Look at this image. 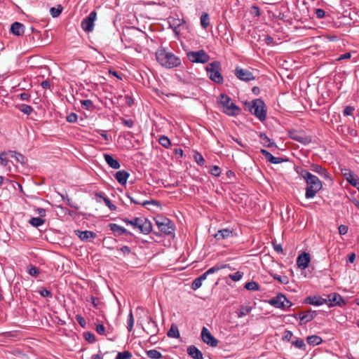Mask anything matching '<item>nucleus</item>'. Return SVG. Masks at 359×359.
Listing matches in <instances>:
<instances>
[{"label":"nucleus","instance_id":"obj_3","mask_svg":"<svg viewBox=\"0 0 359 359\" xmlns=\"http://www.w3.org/2000/svg\"><path fill=\"white\" fill-rule=\"evenodd\" d=\"M245 110H248L250 114L255 116L261 122L266 119L267 109L264 102L260 99H255L251 102L245 101L244 102Z\"/></svg>","mask_w":359,"mask_h":359},{"label":"nucleus","instance_id":"obj_40","mask_svg":"<svg viewBox=\"0 0 359 359\" xmlns=\"http://www.w3.org/2000/svg\"><path fill=\"white\" fill-rule=\"evenodd\" d=\"M147 357L151 359H160L161 358L162 354L156 349H151L146 352Z\"/></svg>","mask_w":359,"mask_h":359},{"label":"nucleus","instance_id":"obj_33","mask_svg":"<svg viewBox=\"0 0 359 359\" xmlns=\"http://www.w3.org/2000/svg\"><path fill=\"white\" fill-rule=\"evenodd\" d=\"M170 26L173 29V32L176 35L180 34V32L177 30L178 27L182 25V23H185L184 20H180V19H175L173 18L172 20V22H169Z\"/></svg>","mask_w":359,"mask_h":359},{"label":"nucleus","instance_id":"obj_62","mask_svg":"<svg viewBox=\"0 0 359 359\" xmlns=\"http://www.w3.org/2000/svg\"><path fill=\"white\" fill-rule=\"evenodd\" d=\"M355 109L353 107H351V106H346L344 109V111H343V114L344 116H351L353 114V111H354Z\"/></svg>","mask_w":359,"mask_h":359},{"label":"nucleus","instance_id":"obj_36","mask_svg":"<svg viewBox=\"0 0 359 359\" xmlns=\"http://www.w3.org/2000/svg\"><path fill=\"white\" fill-rule=\"evenodd\" d=\"M226 267H229V264H216L214 266L210 268L208 270H207L205 273L208 276Z\"/></svg>","mask_w":359,"mask_h":359},{"label":"nucleus","instance_id":"obj_30","mask_svg":"<svg viewBox=\"0 0 359 359\" xmlns=\"http://www.w3.org/2000/svg\"><path fill=\"white\" fill-rule=\"evenodd\" d=\"M95 196L103 198V201L105 203V205L111 210L114 211L116 210V206L113 204L109 198L104 196V194L102 192H96Z\"/></svg>","mask_w":359,"mask_h":359},{"label":"nucleus","instance_id":"obj_52","mask_svg":"<svg viewBox=\"0 0 359 359\" xmlns=\"http://www.w3.org/2000/svg\"><path fill=\"white\" fill-rule=\"evenodd\" d=\"M120 120L121 121L122 124L129 128H132L135 125V121L131 118L126 119L123 117H121Z\"/></svg>","mask_w":359,"mask_h":359},{"label":"nucleus","instance_id":"obj_5","mask_svg":"<svg viewBox=\"0 0 359 359\" xmlns=\"http://www.w3.org/2000/svg\"><path fill=\"white\" fill-rule=\"evenodd\" d=\"M126 224H130L133 229H139L140 232L143 234H149L152 231V224L151 222L144 217H134L132 219L128 218L122 219Z\"/></svg>","mask_w":359,"mask_h":359},{"label":"nucleus","instance_id":"obj_60","mask_svg":"<svg viewBox=\"0 0 359 359\" xmlns=\"http://www.w3.org/2000/svg\"><path fill=\"white\" fill-rule=\"evenodd\" d=\"M202 285V281H201V280L198 278H196L193 282H192V284H191V289L193 290H198L199 287H201V286Z\"/></svg>","mask_w":359,"mask_h":359},{"label":"nucleus","instance_id":"obj_4","mask_svg":"<svg viewBox=\"0 0 359 359\" xmlns=\"http://www.w3.org/2000/svg\"><path fill=\"white\" fill-rule=\"evenodd\" d=\"M217 103L220 107H223L222 111L228 116H236L241 113V109L226 94H220Z\"/></svg>","mask_w":359,"mask_h":359},{"label":"nucleus","instance_id":"obj_63","mask_svg":"<svg viewBox=\"0 0 359 359\" xmlns=\"http://www.w3.org/2000/svg\"><path fill=\"white\" fill-rule=\"evenodd\" d=\"M339 229V233L340 235H345L347 233L348 227L346 225L341 224L338 227Z\"/></svg>","mask_w":359,"mask_h":359},{"label":"nucleus","instance_id":"obj_59","mask_svg":"<svg viewBox=\"0 0 359 359\" xmlns=\"http://www.w3.org/2000/svg\"><path fill=\"white\" fill-rule=\"evenodd\" d=\"M67 121L71 123H76L78 119V116L76 113L72 112L67 116Z\"/></svg>","mask_w":359,"mask_h":359},{"label":"nucleus","instance_id":"obj_25","mask_svg":"<svg viewBox=\"0 0 359 359\" xmlns=\"http://www.w3.org/2000/svg\"><path fill=\"white\" fill-rule=\"evenodd\" d=\"M114 177L120 184L125 185L130 177V173L125 170H118L116 172Z\"/></svg>","mask_w":359,"mask_h":359},{"label":"nucleus","instance_id":"obj_55","mask_svg":"<svg viewBox=\"0 0 359 359\" xmlns=\"http://www.w3.org/2000/svg\"><path fill=\"white\" fill-rule=\"evenodd\" d=\"M243 273L241 271H237L233 274H229V278H231L233 281H238L243 277Z\"/></svg>","mask_w":359,"mask_h":359},{"label":"nucleus","instance_id":"obj_57","mask_svg":"<svg viewBox=\"0 0 359 359\" xmlns=\"http://www.w3.org/2000/svg\"><path fill=\"white\" fill-rule=\"evenodd\" d=\"M348 183L353 186V187L356 188L358 190L359 188V177L357 175H355V176L351 178L350 180H348Z\"/></svg>","mask_w":359,"mask_h":359},{"label":"nucleus","instance_id":"obj_20","mask_svg":"<svg viewBox=\"0 0 359 359\" xmlns=\"http://www.w3.org/2000/svg\"><path fill=\"white\" fill-rule=\"evenodd\" d=\"M108 226L109 229L114 233L115 236H120L121 235L133 236L131 232L116 224L110 223L109 224Z\"/></svg>","mask_w":359,"mask_h":359},{"label":"nucleus","instance_id":"obj_26","mask_svg":"<svg viewBox=\"0 0 359 359\" xmlns=\"http://www.w3.org/2000/svg\"><path fill=\"white\" fill-rule=\"evenodd\" d=\"M260 143L265 147H277L276 142L269 138L265 133H259V134Z\"/></svg>","mask_w":359,"mask_h":359},{"label":"nucleus","instance_id":"obj_10","mask_svg":"<svg viewBox=\"0 0 359 359\" xmlns=\"http://www.w3.org/2000/svg\"><path fill=\"white\" fill-rule=\"evenodd\" d=\"M96 16L97 13L93 11L82 20L81 27L85 32H90L93 31Z\"/></svg>","mask_w":359,"mask_h":359},{"label":"nucleus","instance_id":"obj_19","mask_svg":"<svg viewBox=\"0 0 359 359\" xmlns=\"http://www.w3.org/2000/svg\"><path fill=\"white\" fill-rule=\"evenodd\" d=\"M310 170L318 174L320 176L325 180H330V174L322 165L316 163H312L310 165Z\"/></svg>","mask_w":359,"mask_h":359},{"label":"nucleus","instance_id":"obj_9","mask_svg":"<svg viewBox=\"0 0 359 359\" xmlns=\"http://www.w3.org/2000/svg\"><path fill=\"white\" fill-rule=\"evenodd\" d=\"M289 137L304 145H307L311 142L312 138L307 135L304 130H292L289 132Z\"/></svg>","mask_w":359,"mask_h":359},{"label":"nucleus","instance_id":"obj_27","mask_svg":"<svg viewBox=\"0 0 359 359\" xmlns=\"http://www.w3.org/2000/svg\"><path fill=\"white\" fill-rule=\"evenodd\" d=\"M187 353L193 359H203L202 352L194 345H191L187 348Z\"/></svg>","mask_w":359,"mask_h":359},{"label":"nucleus","instance_id":"obj_23","mask_svg":"<svg viewBox=\"0 0 359 359\" xmlns=\"http://www.w3.org/2000/svg\"><path fill=\"white\" fill-rule=\"evenodd\" d=\"M103 157L107 164L113 169H118L121 167V164L119 161L114 158L113 155L104 153L103 154Z\"/></svg>","mask_w":359,"mask_h":359},{"label":"nucleus","instance_id":"obj_42","mask_svg":"<svg viewBox=\"0 0 359 359\" xmlns=\"http://www.w3.org/2000/svg\"><path fill=\"white\" fill-rule=\"evenodd\" d=\"M341 172L348 182V180H350L355 176V174H353V172L350 169L348 168H342L341 169Z\"/></svg>","mask_w":359,"mask_h":359},{"label":"nucleus","instance_id":"obj_34","mask_svg":"<svg viewBox=\"0 0 359 359\" xmlns=\"http://www.w3.org/2000/svg\"><path fill=\"white\" fill-rule=\"evenodd\" d=\"M307 343L311 346L319 345L323 342V339L318 335L309 336L306 338Z\"/></svg>","mask_w":359,"mask_h":359},{"label":"nucleus","instance_id":"obj_7","mask_svg":"<svg viewBox=\"0 0 359 359\" xmlns=\"http://www.w3.org/2000/svg\"><path fill=\"white\" fill-rule=\"evenodd\" d=\"M155 221L158 229L163 233L170 235L174 232V225L169 218L158 216L155 219Z\"/></svg>","mask_w":359,"mask_h":359},{"label":"nucleus","instance_id":"obj_49","mask_svg":"<svg viewBox=\"0 0 359 359\" xmlns=\"http://www.w3.org/2000/svg\"><path fill=\"white\" fill-rule=\"evenodd\" d=\"M292 345L295 347L305 350L306 344L302 339H297L295 341H292Z\"/></svg>","mask_w":359,"mask_h":359},{"label":"nucleus","instance_id":"obj_14","mask_svg":"<svg viewBox=\"0 0 359 359\" xmlns=\"http://www.w3.org/2000/svg\"><path fill=\"white\" fill-rule=\"evenodd\" d=\"M144 331L146 332L147 334H151V339L156 338L158 334V328L157 323L154 320L151 316L148 317V322L146 325V328H144Z\"/></svg>","mask_w":359,"mask_h":359},{"label":"nucleus","instance_id":"obj_47","mask_svg":"<svg viewBox=\"0 0 359 359\" xmlns=\"http://www.w3.org/2000/svg\"><path fill=\"white\" fill-rule=\"evenodd\" d=\"M81 104L82 107L86 110H91L94 108L93 103L90 100H81Z\"/></svg>","mask_w":359,"mask_h":359},{"label":"nucleus","instance_id":"obj_41","mask_svg":"<svg viewBox=\"0 0 359 359\" xmlns=\"http://www.w3.org/2000/svg\"><path fill=\"white\" fill-rule=\"evenodd\" d=\"M159 144L165 147L168 148L171 145L170 140L165 135H161L158 139Z\"/></svg>","mask_w":359,"mask_h":359},{"label":"nucleus","instance_id":"obj_21","mask_svg":"<svg viewBox=\"0 0 359 359\" xmlns=\"http://www.w3.org/2000/svg\"><path fill=\"white\" fill-rule=\"evenodd\" d=\"M75 234L82 241L85 242H89L92 239L96 238L97 235L95 233L91 231H80L76 230L74 231Z\"/></svg>","mask_w":359,"mask_h":359},{"label":"nucleus","instance_id":"obj_50","mask_svg":"<svg viewBox=\"0 0 359 359\" xmlns=\"http://www.w3.org/2000/svg\"><path fill=\"white\" fill-rule=\"evenodd\" d=\"M132 357V353L128 351L119 352L116 356V359H130Z\"/></svg>","mask_w":359,"mask_h":359},{"label":"nucleus","instance_id":"obj_35","mask_svg":"<svg viewBox=\"0 0 359 359\" xmlns=\"http://www.w3.org/2000/svg\"><path fill=\"white\" fill-rule=\"evenodd\" d=\"M252 311V306H250V304L247 305H241L240 307L239 312L238 313V316L239 318L245 316L250 313V312Z\"/></svg>","mask_w":359,"mask_h":359},{"label":"nucleus","instance_id":"obj_29","mask_svg":"<svg viewBox=\"0 0 359 359\" xmlns=\"http://www.w3.org/2000/svg\"><path fill=\"white\" fill-rule=\"evenodd\" d=\"M316 311H311V310L307 311L306 313L303 314L302 318H300L299 325H303L306 324L309 322L313 320L316 316Z\"/></svg>","mask_w":359,"mask_h":359},{"label":"nucleus","instance_id":"obj_54","mask_svg":"<svg viewBox=\"0 0 359 359\" xmlns=\"http://www.w3.org/2000/svg\"><path fill=\"white\" fill-rule=\"evenodd\" d=\"M38 293L43 297H52L53 294L52 292L43 287H41L38 290Z\"/></svg>","mask_w":359,"mask_h":359},{"label":"nucleus","instance_id":"obj_18","mask_svg":"<svg viewBox=\"0 0 359 359\" xmlns=\"http://www.w3.org/2000/svg\"><path fill=\"white\" fill-rule=\"evenodd\" d=\"M304 304H311L313 306H320L327 304V299H324L320 296H308L304 299Z\"/></svg>","mask_w":359,"mask_h":359},{"label":"nucleus","instance_id":"obj_22","mask_svg":"<svg viewBox=\"0 0 359 359\" xmlns=\"http://www.w3.org/2000/svg\"><path fill=\"white\" fill-rule=\"evenodd\" d=\"M234 236L233 231L229 229H222L217 231L215 234H213V237L217 241H221L227 239L229 238L233 237Z\"/></svg>","mask_w":359,"mask_h":359},{"label":"nucleus","instance_id":"obj_17","mask_svg":"<svg viewBox=\"0 0 359 359\" xmlns=\"http://www.w3.org/2000/svg\"><path fill=\"white\" fill-rule=\"evenodd\" d=\"M310 262V255L308 252H304L297 257V265L302 269H306L309 267Z\"/></svg>","mask_w":359,"mask_h":359},{"label":"nucleus","instance_id":"obj_38","mask_svg":"<svg viewBox=\"0 0 359 359\" xmlns=\"http://www.w3.org/2000/svg\"><path fill=\"white\" fill-rule=\"evenodd\" d=\"M244 288L251 291H259L260 290V286L255 281H250L245 285Z\"/></svg>","mask_w":359,"mask_h":359},{"label":"nucleus","instance_id":"obj_44","mask_svg":"<svg viewBox=\"0 0 359 359\" xmlns=\"http://www.w3.org/2000/svg\"><path fill=\"white\" fill-rule=\"evenodd\" d=\"M273 278L280 282L281 284L287 285L289 283V278L287 276H280L278 274L273 275Z\"/></svg>","mask_w":359,"mask_h":359},{"label":"nucleus","instance_id":"obj_39","mask_svg":"<svg viewBox=\"0 0 359 359\" xmlns=\"http://www.w3.org/2000/svg\"><path fill=\"white\" fill-rule=\"evenodd\" d=\"M201 25L203 29H206L210 25V18L207 13H203L201 16Z\"/></svg>","mask_w":359,"mask_h":359},{"label":"nucleus","instance_id":"obj_51","mask_svg":"<svg viewBox=\"0 0 359 359\" xmlns=\"http://www.w3.org/2000/svg\"><path fill=\"white\" fill-rule=\"evenodd\" d=\"M28 273L32 276L37 277L40 273V271L36 266L30 265L28 270Z\"/></svg>","mask_w":359,"mask_h":359},{"label":"nucleus","instance_id":"obj_2","mask_svg":"<svg viewBox=\"0 0 359 359\" xmlns=\"http://www.w3.org/2000/svg\"><path fill=\"white\" fill-rule=\"evenodd\" d=\"M156 58L158 62L166 68H174L181 65V60L165 48L160 47L156 52Z\"/></svg>","mask_w":359,"mask_h":359},{"label":"nucleus","instance_id":"obj_15","mask_svg":"<svg viewBox=\"0 0 359 359\" xmlns=\"http://www.w3.org/2000/svg\"><path fill=\"white\" fill-rule=\"evenodd\" d=\"M285 300H287L286 297L282 293H278L276 297L270 299L269 303L275 308L285 309Z\"/></svg>","mask_w":359,"mask_h":359},{"label":"nucleus","instance_id":"obj_1","mask_svg":"<svg viewBox=\"0 0 359 359\" xmlns=\"http://www.w3.org/2000/svg\"><path fill=\"white\" fill-rule=\"evenodd\" d=\"M294 170L306 182L305 198L308 199L314 198L323 189V182L317 176L300 166L295 167Z\"/></svg>","mask_w":359,"mask_h":359},{"label":"nucleus","instance_id":"obj_24","mask_svg":"<svg viewBox=\"0 0 359 359\" xmlns=\"http://www.w3.org/2000/svg\"><path fill=\"white\" fill-rule=\"evenodd\" d=\"M11 32L15 36H22L25 32V26L19 22H14L11 25Z\"/></svg>","mask_w":359,"mask_h":359},{"label":"nucleus","instance_id":"obj_46","mask_svg":"<svg viewBox=\"0 0 359 359\" xmlns=\"http://www.w3.org/2000/svg\"><path fill=\"white\" fill-rule=\"evenodd\" d=\"M194 158L196 162L201 166H203L205 164V159L203 156L198 151H195L194 154Z\"/></svg>","mask_w":359,"mask_h":359},{"label":"nucleus","instance_id":"obj_11","mask_svg":"<svg viewBox=\"0 0 359 359\" xmlns=\"http://www.w3.org/2000/svg\"><path fill=\"white\" fill-rule=\"evenodd\" d=\"M234 74L236 76L243 81H250L255 79V77L253 76V74L249 71L248 69L241 68L239 67H236L234 71Z\"/></svg>","mask_w":359,"mask_h":359},{"label":"nucleus","instance_id":"obj_12","mask_svg":"<svg viewBox=\"0 0 359 359\" xmlns=\"http://www.w3.org/2000/svg\"><path fill=\"white\" fill-rule=\"evenodd\" d=\"M201 338L204 343L212 347H216L219 343V341L205 327H203L202 329Z\"/></svg>","mask_w":359,"mask_h":359},{"label":"nucleus","instance_id":"obj_8","mask_svg":"<svg viewBox=\"0 0 359 359\" xmlns=\"http://www.w3.org/2000/svg\"><path fill=\"white\" fill-rule=\"evenodd\" d=\"M188 60L193 63L205 64L210 59V55L204 50L189 51L187 53Z\"/></svg>","mask_w":359,"mask_h":359},{"label":"nucleus","instance_id":"obj_58","mask_svg":"<svg viewBox=\"0 0 359 359\" xmlns=\"http://www.w3.org/2000/svg\"><path fill=\"white\" fill-rule=\"evenodd\" d=\"M250 12L254 17H259L261 15L259 8L255 5L251 6Z\"/></svg>","mask_w":359,"mask_h":359},{"label":"nucleus","instance_id":"obj_64","mask_svg":"<svg viewBox=\"0 0 359 359\" xmlns=\"http://www.w3.org/2000/svg\"><path fill=\"white\" fill-rule=\"evenodd\" d=\"M119 250L122 252L123 256L128 255L131 252L130 248L127 245H123L120 248Z\"/></svg>","mask_w":359,"mask_h":359},{"label":"nucleus","instance_id":"obj_61","mask_svg":"<svg viewBox=\"0 0 359 359\" xmlns=\"http://www.w3.org/2000/svg\"><path fill=\"white\" fill-rule=\"evenodd\" d=\"M76 320L79 324V325L82 327H86V322L83 317H82L81 315L78 314L76 316Z\"/></svg>","mask_w":359,"mask_h":359},{"label":"nucleus","instance_id":"obj_53","mask_svg":"<svg viewBox=\"0 0 359 359\" xmlns=\"http://www.w3.org/2000/svg\"><path fill=\"white\" fill-rule=\"evenodd\" d=\"M210 175H214L215 177H219L221 174V169L217 165H212L209 170Z\"/></svg>","mask_w":359,"mask_h":359},{"label":"nucleus","instance_id":"obj_28","mask_svg":"<svg viewBox=\"0 0 359 359\" xmlns=\"http://www.w3.org/2000/svg\"><path fill=\"white\" fill-rule=\"evenodd\" d=\"M126 196L130 199V202L132 203H134V204L142 205L143 206H144V205H146L147 204H152V205H156L158 207L161 206V203L158 201L151 200V201H144L143 202H141L140 201H137V200L135 199V198L132 197L130 196V194H128V193L126 194Z\"/></svg>","mask_w":359,"mask_h":359},{"label":"nucleus","instance_id":"obj_6","mask_svg":"<svg viewBox=\"0 0 359 359\" xmlns=\"http://www.w3.org/2000/svg\"><path fill=\"white\" fill-rule=\"evenodd\" d=\"M205 70L209 79L217 84H222L224 82L223 76L221 74L222 65L219 61L215 60L209 63L205 67Z\"/></svg>","mask_w":359,"mask_h":359},{"label":"nucleus","instance_id":"obj_13","mask_svg":"<svg viewBox=\"0 0 359 359\" xmlns=\"http://www.w3.org/2000/svg\"><path fill=\"white\" fill-rule=\"evenodd\" d=\"M327 304L329 307L334 306H343L346 305V302L342 298V297L336 292H333L327 295Z\"/></svg>","mask_w":359,"mask_h":359},{"label":"nucleus","instance_id":"obj_45","mask_svg":"<svg viewBox=\"0 0 359 359\" xmlns=\"http://www.w3.org/2000/svg\"><path fill=\"white\" fill-rule=\"evenodd\" d=\"M62 7L61 5H58L57 8L52 7L50 9V13L53 18L58 17L62 13Z\"/></svg>","mask_w":359,"mask_h":359},{"label":"nucleus","instance_id":"obj_48","mask_svg":"<svg viewBox=\"0 0 359 359\" xmlns=\"http://www.w3.org/2000/svg\"><path fill=\"white\" fill-rule=\"evenodd\" d=\"M19 109L27 115H29L33 111V108L30 105L22 104L20 106Z\"/></svg>","mask_w":359,"mask_h":359},{"label":"nucleus","instance_id":"obj_56","mask_svg":"<svg viewBox=\"0 0 359 359\" xmlns=\"http://www.w3.org/2000/svg\"><path fill=\"white\" fill-rule=\"evenodd\" d=\"M133 324H134L133 315L132 311H130L128 315V318L127 329H128V332H131L133 330Z\"/></svg>","mask_w":359,"mask_h":359},{"label":"nucleus","instance_id":"obj_31","mask_svg":"<svg viewBox=\"0 0 359 359\" xmlns=\"http://www.w3.org/2000/svg\"><path fill=\"white\" fill-rule=\"evenodd\" d=\"M9 154L12 158H15L16 161L21 163L22 165L25 164V157L22 154L16 151L8 150Z\"/></svg>","mask_w":359,"mask_h":359},{"label":"nucleus","instance_id":"obj_43","mask_svg":"<svg viewBox=\"0 0 359 359\" xmlns=\"http://www.w3.org/2000/svg\"><path fill=\"white\" fill-rule=\"evenodd\" d=\"M84 339L89 343H95L96 341V337L95 334L90 332H83Z\"/></svg>","mask_w":359,"mask_h":359},{"label":"nucleus","instance_id":"obj_32","mask_svg":"<svg viewBox=\"0 0 359 359\" xmlns=\"http://www.w3.org/2000/svg\"><path fill=\"white\" fill-rule=\"evenodd\" d=\"M167 335L170 338H180V334L178 327L175 324H172L170 330L168 331Z\"/></svg>","mask_w":359,"mask_h":359},{"label":"nucleus","instance_id":"obj_16","mask_svg":"<svg viewBox=\"0 0 359 359\" xmlns=\"http://www.w3.org/2000/svg\"><path fill=\"white\" fill-rule=\"evenodd\" d=\"M260 153L264 156L265 159L273 164H279L283 162L288 161V158L273 156L269 151L265 149H261Z\"/></svg>","mask_w":359,"mask_h":359},{"label":"nucleus","instance_id":"obj_37","mask_svg":"<svg viewBox=\"0 0 359 359\" xmlns=\"http://www.w3.org/2000/svg\"><path fill=\"white\" fill-rule=\"evenodd\" d=\"M46 220L41 217H32L29 221V223L34 226V227H39L41 225H43L44 223H45Z\"/></svg>","mask_w":359,"mask_h":359}]
</instances>
